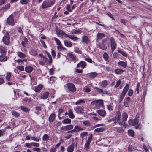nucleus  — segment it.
<instances>
[{
	"label": "nucleus",
	"instance_id": "nucleus-1",
	"mask_svg": "<svg viewBox=\"0 0 152 152\" xmlns=\"http://www.w3.org/2000/svg\"><path fill=\"white\" fill-rule=\"evenodd\" d=\"M129 86L128 84H126V86L124 88L120 96V97L119 99V102H121L123 100L126 94L127 91L129 89Z\"/></svg>",
	"mask_w": 152,
	"mask_h": 152
},
{
	"label": "nucleus",
	"instance_id": "nucleus-2",
	"mask_svg": "<svg viewBox=\"0 0 152 152\" xmlns=\"http://www.w3.org/2000/svg\"><path fill=\"white\" fill-rule=\"evenodd\" d=\"M55 3L50 0H45L43 2L42 4V7L43 9H46L51 7Z\"/></svg>",
	"mask_w": 152,
	"mask_h": 152
},
{
	"label": "nucleus",
	"instance_id": "nucleus-3",
	"mask_svg": "<svg viewBox=\"0 0 152 152\" xmlns=\"http://www.w3.org/2000/svg\"><path fill=\"white\" fill-rule=\"evenodd\" d=\"M10 37L9 33L7 32L2 39V40L4 44L6 45H8L10 42Z\"/></svg>",
	"mask_w": 152,
	"mask_h": 152
},
{
	"label": "nucleus",
	"instance_id": "nucleus-4",
	"mask_svg": "<svg viewBox=\"0 0 152 152\" xmlns=\"http://www.w3.org/2000/svg\"><path fill=\"white\" fill-rule=\"evenodd\" d=\"M110 45L112 52H113L117 47V43L114 38L111 37L110 38Z\"/></svg>",
	"mask_w": 152,
	"mask_h": 152
},
{
	"label": "nucleus",
	"instance_id": "nucleus-5",
	"mask_svg": "<svg viewBox=\"0 0 152 152\" xmlns=\"http://www.w3.org/2000/svg\"><path fill=\"white\" fill-rule=\"evenodd\" d=\"M54 39L56 42V44L58 45L57 48L58 50H66L65 48L63 47L60 41L56 37H54Z\"/></svg>",
	"mask_w": 152,
	"mask_h": 152
},
{
	"label": "nucleus",
	"instance_id": "nucleus-6",
	"mask_svg": "<svg viewBox=\"0 0 152 152\" xmlns=\"http://www.w3.org/2000/svg\"><path fill=\"white\" fill-rule=\"evenodd\" d=\"M68 90L72 92H74L76 91V88L74 85L71 83H69L67 85Z\"/></svg>",
	"mask_w": 152,
	"mask_h": 152
},
{
	"label": "nucleus",
	"instance_id": "nucleus-7",
	"mask_svg": "<svg viewBox=\"0 0 152 152\" xmlns=\"http://www.w3.org/2000/svg\"><path fill=\"white\" fill-rule=\"evenodd\" d=\"M7 22L9 24L12 26L15 24L13 15H10L7 18Z\"/></svg>",
	"mask_w": 152,
	"mask_h": 152
},
{
	"label": "nucleus",
	"instance_id": "nucleus-8",
	"mask_svg": "<svg viewBox=\"0 0 152 152\" xmlns=\"http://www.w3.org/2000/svg\"><path fill=\"white\" fill-rule=\"evenodd\" d=\"M139 123V120L137 118L134 119H130L129 120V124L132 126L136 125Z\"/></svg>",
	"mask_w": 152,
	"mask_h": 152
},
{
	"label": "nucleus",
	"instance_id": "nucleus-9",
	"mask_svg": "<svg viewBox=\"0 0 152 152\" xmlns=\"http://www.w3.org/2000/svg\"><path fill=\"white\" fill-rule=\"evenodd\" d=\"M106 41L105 40H103L102 42L101 43H99L98 44L99 47L104 50H105L107 49V47L105 45Z\"/></svg>",
	"mask_w": 152,
	"mask_h": 152
},
{
	"label": "nucleus",
	"instance_id": "nucleus-10",
	"mask_svg": "<svg viewBox=\"0 0 152 152\" xmlns=\"http://www.w3.org/2000/svg\"><path fill=\"white\" fill-rule=\"evenodd\" d=\"M92 104H94L96 106L100 107L103 105V103L102 100H95L92 101L91 103Z\"/></svg>",
	"mask_w": 152,
	"mask_h": 152
},
{
	"label": "nucleus",
	"instance_id": "nucleus-11",
	"mask_svg": "<svg viewBox=\"0 0 152 152\" xmlns=\"http://www.w3.org/2000/svg\"><path fill=\"white\" fill-rule=\"evenodd\" d=\"M115 117L114 118L116 119L117 121H121V113L119 111H117L115 114Z\"/></svg>",
	"mask_w": 152,
	"mask_h": 152
},
{
	"label": "nucleus",
	"instance_id": "nucleus-12",
	"mask_svg": "<svg viewBox=\"0 0 152 152\" xmlns=\"http://www.w3.org/2000/svg\"><path fill=\"white\" fill-rule=\"evenodd\" d=\"M77 113H82L84 111L83 108L82 107L77 106L74 109Z\"/></svg>",
	"mask_w": 152,
	"mask_h": 152
},
{
	"label": "nucleus",
	"instance_id": "nucleus-13",
	"mask_svg": "<svg viewBox=\"0 0 152 152\" xmlns=\"http://www.w3.org/2000/svg\"><path fill=\"white\" fill-rule=\"evenodd\" d=\"M67 55L74 62H75L77 60L75 56L73 54L68 53L67 54Z\"/></svg>",
	"mask_w": 152,
	"mask_h": 152
},
{
	"label": "nucleus",
	"instance_id": "nucleus-14",
	"mask_svg": "<svg viewBox=\"0 0 152 152\" xmlns=\"http://www.w3.org/2000/svg\"><path fill=\"white\" fill-rule=\"evenodd\" d=\"M97 113L102 117H104L106 115V111L103 110H99L97 111Z\"/></svg>",
	"mask_w": 152,
	"mask_h": 152
},
{
	"label": "nucleus",
	"instance_id": "nucleus-15",
	"mask_svg": "<svg viewBox=\"0 0 152 152\" xmlns=\"http://www.w3.org/2000/svg\"><path fill=\"white\" fill-rule=\"evenodd\" d=\"M86 63L85 61H81L77 65V67L78 68L79 67H81L83 69L86 66Z\"/></svg>",
	"mask_w": 152,
	"mask_h": 152
},
{
	"label": "nucleus",
	"instance_id": "nucleus-16",
	"mask_svg": "<svg viewBox=\"0 0 152 152\" xmlns=\"http://www.w3.org/2000/svg\"><path fill=\"white\" fill-rule=\"evenodd\" d=\"M105 34L104 33L98 32L97 34L96 40L98 41L99 39H101L102 38L105 37Z\"/></svg>",
	"mask_w": 152,
	"mask_h": 152
},
{
	"label": "nucleus",
	"instance_id": "nucleus-17",
	"mask_svg": "<svg viewBox=\"0 0 152 152\" xmlns=\"http://www.w3.org/2000/svg\"><path fill=\"white\" fill-rule=\"evenodd\" d=\"M82 41L86 44H88L89 42V38L88 36L83 35L82 37Z\"/></svg>",
	"mask_w": 152,
	"mask_h": 152
},
{
	"label": "nucleus",
	"instance_id": "nucleus-18",
	"mask_svg": "<svg viewBox=\"0 0 152 152\" xmlns=\"http://www.w3.org/2000/svg\"><path fill=\"white\" fill-rule=\"evenodd\" d=\"M8 58L7 56L2 54L0 56V61L4 62L6 61Z\"/></svg>",
	"mask_w": 152,
	"mask_h": 152
},
{
	"label": "nucleus",
	"instance_id": "nucleus-19",
	"mask_svg": "<svg viewBox=\"0 0 152 152\" xmlns=\"http://www.w3.org/2000/svg\"><path fill=\"white\" fill-rule=\"evenodd\" d=\"M64 45L68 47H71L72 46V42L67 40H65L64 41Z\"/></svg>",
	"mask_w": 152,
	"mask_h": 152
},
{
	"label": "nucleus",
	"instance_id": "nucleus-20",
	"mask_svg": "<svg viewBox=\"0 0 152 152\" xmlns=\"http://www.w3.org/2000/svg\"><path fill=\"white\" fill-rule=\"evenodd\" d=\"M55 115L54 113L51 114L49 117L48 120L50 122H53L55 118Z\"/></svg>",
	"mask_w": 152,
	"mask_h": 152
},
{
	"label": "nucleus",
	"instance_id": "nucleus-21",
	"mask_svg": "<svg viewBox=\"0 0 152 152\" xmlns=\"http://www.w3.org/2000/svg\"><path fill=\"white\" fill-rule=\"evenodd\" d=\"M74 149V144L73 143L68 147L67 151L68 152H72Z\"/></svg>",
	"mask_w": 152,
	"mask_h": 152
},
{
	"label": "nucleus",
	"instance_id": "nucleus-22",
	"mask_svg": "<svg viewBox=\"0 0 152 152\" xmlns=\"http://www.w3.org/2000/svg\"><path fill=\"white\" fill-rule=\"evenodd\" d=\"M122 120L123 121H126L128 117V115L127 113L124 112L122 114Z\"/></svg>",
	"mask_w": 152,
	"mask_h": 152
},
{
	"label": "nucleus",
	"instance_id": "nucleus-23",
	"mask_svg": "<svg viewBox=\"0 0 152 152\" xmlns=\"http://www.w3.org/2000/svg\"><path fill=\"white\" fill-rule=\"evenodd\" d=\"M100 85L103 88L105 87L108 85V82L106 80H104L99 83Z\"/></svg>",
	"mask_w": 152,
	"mask_h": 152
},
{
	"label": "nucleus",
	"instance_id": "nucleus-24",
	"mask_svg": "<svg viewBox=\"0 0 152 152\" xmlns=\"http://www.w3.org/2000/svg\"><path fill=\"white\" fill-rule=\"evenodd\" d=\"M49 93L48 92H46L43 93L41 96V98L43 99H46L48 96Z\"/></svg>",
	"mask_w": 152,
	"mask_h": 152
},
{
	"label": "nucleus",
	"instance_id": "nucleus-25",
	"mask_svg": "<svg viewBox=\"0 0 152 152\" xmlns=\"http://www.w3.org/2000/svg\"><path fill=\"white\" fill-rule=\"evenodd\" d=\"M118 64L119 65L123 67L124 68H126L127 66V63L123 61H120L118 62Z\"/></svg>",
	"mask_w": 152,
	"mask_h": 152
},
{
	"label": "nucleus",
	"instance_id": "nucleus-26",
	"mask_svg": "<svg viewBox=\"0 0 152 152\" xmlns=\"http://www.w3.org/2000/svg\"><path fill=\"white\" fill-rule=\"evenodd\" d=\"M124 72V70L121 69L117 68L115 69L114 72L117 74H121Z\"/></svg>",
	"mask_w": 152,
	"mask_h": 152
},
{
	"label": "nucleus",
	"instance_id": "nucleus-27",
	"mask_svg": "<svg viewBox=\"0 0 152 152\" xmlns=\"http://www.w3.org/2000/svg\"><path fill=\"white\" fill-rule=\"evenodd\" d=\"M26 71L28 73H31L33 70V68L30 66H26L25 68Z\"/></svg>",
	"mask_w": 152,
	"mask_h": 152
},
{
	"label": "nucleus",
	"instance_id": "nucleus-28",
	"mask_svg": "<svg viewBox=\"0 0 152 152\" xmlns=\"http://www.w3.org/2000/svg\"><path fill=\"white\" fill-rule=\"evenodd\" d=\"M67 37H69L70 39H71L72 40L74 41H76L77 39H79V38L76 37L74 35H68Z\"/></svg>",
	"mask_w": 152,
	"mask_h": 152
},
{
	"label": "nucleus",
	"instance_id": "nucleus-29",
	"mask_svg": "<svg viewBox=\"0 0 152 152\" xmlns=\"http://www.w3.org/2000/svg\"><path fill=\"white\" fill-rule=\"evenodd\" d=\"M43 86L42 85H39L35 89V91L36 92H39L40 90L42 88Z\"/></svg>",
	"mask_w": 152,
	"mask_h": 152
},
{
	"label": "nucleus",
	"instance_id": "nucleus-30",
	"mask_svg": "<svg viewBox=\"0 0 152 152\" xmlns=\"http://www.w3.org/2000/svg\"><path fill=\"white\" fill-rule=\"evenodd\" d=\"M97 75V74L95 72H93L89 74L90 77L93 78L96 77Z\"/></svg>",
	"mask_w": 152,
	"mask_h": 152
},
{
	"label": "nucleus",
	"instance_id": "nucleus-31",
	"mask_svg": "<svg viewBox=\"0 0 152 152\" xmlns=\"http://www.w3.org/2000/svg\"><path fill=\"white\" fill-rule=\"evenodd\" d=\"M30 53L33 56H36L37 54V51L36 50L33 49L29 51Z\"/></svg>",
	"mask_w": 152,
	"mask_h": 152
},
{
	"label": "nucleus",
	"instance_id": "nucleus-32",
	"mask_svg": "<svg viewBox=\"0 0 152 152\" xmlns=\"http://www.w3.org/2000/svg\"><path fill=\"white\" fill-rule=\"evenodd\" d=\"M17 54L18 57L21 58H23L26 56L25 55L21 52H18Z\"/></svg>",
	"mask_w": 152,
	"mask_h": 152
},
{
	"label": "nucleus",
	"instance_id": "nucleus-33",
	"mask_svg": "<svg viewBox=\"0 0 152 152\" xmlns=\"http://www.w3.org/2000/svg\"><path fill=\"white\" fill-rule=\"evenodd\" d=\"M56 32L58 35H63V33L64 31L57 28L56 29Z\"/></svg>",
	"mask_w": 152,
	"mask_h": 152
},
{
	"label": "nucleus",
	"instance_id": "nucleus-34",
	"mask_svg": "<svg viewBox=\"0 0 152 152\" xmlns=\"http://www.w3.org/2000/svg\"><path fill=\"white\" fill-rule=\"evenodd\" d=\"M118 52L121 54L123 56H124L125 57H127L128 56V54L126 53V52L124 51H122L120 50H117Z\"/></svg>",
	"mask_w": 152,
	"mask_h": 152
},
{
	"label": "nucleus",
	"instance_id": "nucleus-35",
	"mask_svg": "<svg viewBox=\"0 0 152 152\" xmlns=\"http://www.w3.org/2000/svg\"><path fill=\"white\" fill-rule=\"evenodd\" d=\"M83 124L84 125L86 126H90L91 125V124L88 120H85L83 122Z\"/></svg>",
	"mask_w": 152,
	"mask_h": 152
},
{
	"label": "nucleus",
	"instance_id": "nucleus-36",
	"mask_svg": "<svg viewBox=\"0 0 152 152\" xmlns=\"http://www.w3.org/2000/svg\"><path fill=\"white\" fill-rule=\"evenodd\" d=\"M64 124H70L71 123V120L69 118H66L64 119L62 121Z\"/></svg>",
	"mask_w": 152,
	"mask_h": 152
},
{
	"label": "nucleus",
	"instance_id": "nucleus-37",
	"mask_svg": "<svg viewBox=\"0 0 152 152\" xmlns=\"http://www.w3.org/2000/svg\"><path fill=\"white\" fill-rule=\"evenodd\" d=\"M10 4H6L4 7H3L2 9L4 11H6L8 9L10 8Z\"/></svg>",
	"mask_w": 152,
	"mask_h": 152
},
{
	"label": "nucleus",
	"instance_id": "nucleus-38",
	"mask_svg": "<svg viewBox=\"0 0 152 152\" xmlns=\"http://www.w3.org/2000/svg\"><path fill=\"white\" fill-rule=\"evenodd\" d=\"M104 130V128L103 127H101V128H97L96 129H95L94 130V132H100L103 131Z\"/></svg>",
	"mask_w": 152,
	"mask_h": 152
},
{
	"label": "nucleus",
	"instance_id": "nucleus-39",
	"mask_svg": "<svg viewBox=\"0 0 152 152\" xmlns=\"http://www.w3.org/2000/svg\"><path fill=\"white\" fill-rule=\"evenodd\" d=\"M68 114L69 117L73 119L74 118V115L73 114L72 110H69V113Z\"/></svg>",
	"mask_w": 152,
	"mask_h": 152
},
{
	"label": "nucleus",
	"instance_id": "nucleus-40",
	"mask_svg": "<svg viewBox=\"0 0 152 152\" xmlns=\"http://www.w3.org/2000/svg\"><path fill=\"white\" fill-rule=\"evenodd\" d=\"M94 89H96L97 90V91L100 94L101 93H103V90L102 89H100L97 87H94Z\"/></svg>",
	"mask_w": 152,
	"mask_h": 152
},
{
	"label": "nucleus",
	"instance_id": "nucleus-41",
	"mask_svg": "<svg viewBox=\"0 0 152 152\" xmlns=\"http://www.w3.org/2000/svg\"><path fill=\"white\" fill-rule=\"evenodd\" d=\"M74 129L76 130L77 131H79L83 130V129L80 126L76 125L74 127Z\"/></svg>",
	"mask_w": 152,
	"mask_h": 152
},
{
	"label": "nucleus",
	"instance_id": "nucleus-42",
	"mask_svg": "<svg viewBox=\"0 0 152 152\" xmlns=\"http://www.w3.org/2000/svg\"><path fill=\"white\" fill-rule=\"evenodd\" d=\"M128 134L130 136L133 137L134 136V132L132 130H129L128 131Z\"/></svg>",
	"mask_w": 152,
	"mask_h": 152
},
{
	"label": "nucleus",
	"instance_id": "nucleus-43",
	"mask_svg": "<svg viewBox=\"0 0 152 152\" xmlns=\"http://www.w3.org/2000/svg\"><path fill=\"white\" fill-rule=\"evenodd\" d=\"M10 77H11V73H7L6 76V79L8 81H10Z\"/></svg>",
	"mask_w": 152,
	"mask_h": 152
},
{
	"label": "nucleus",
	"instance_id": "nucleus-44",
	"mask_svg": "<svg viewBox=\"0 0 152 152\" xmlns=\"http://www.w3.org/2000/svg\"><path fill=\"white\" fill-rule=\"evenodd\" d=\"M11 113L12 115L16 117H17L19 115V114L18 113L15 111H12Z\"/></svg>",
	"mask_w": 152,
	"mask_h": 152
},
{
	"label": "nucleus",
	"instance_id": "nucleus-45",
	"mask_svg": "<svg viewBox=\"0 0 152 152\" xmlns=\"http://www.w3.org/2000/svg\"><path fill=\"white\" fill-rule=\"evenodd\" d=\"M0 52L2 53H4L6 52L7 50L4 47H2L0 48Z\"/></svg>",
	"mask_w": 152,
	"mask_h": 152
},
{
	"label": "nucleus",
	"instance_id": "nucleus-46",
	"mask_svg": "<svg viewBox=\"0 0 152 152\" xmlns=\"http://www.w3.org/2000/svg\"><path fill=\"white\" fill-rule=\"evenodd\" d=\"M29 2L28 0H21L20 2L22 4H26Z\"/></svg>",
	"mask_w": 152,
	"mask_h": 152
},
{
	"label": "nucleus",
	"instance_id": "nucleus-47",
	"mask_svg": "<svg viewBox=\"0 0 152 152\" xmlns=\"http://www.w3.org/2000/svg\"><path fill=\"white\" fill-rule=\"evenodd\" d=\"M103 57L106 61H107L108 59V55L106 53H104L103 54Z\"/></svg>",
	"mask_w": 152,
	"mask_h": 152
},
{
	"label": "nucleus",
	"instance_id": "nucleus-48",
	"mask_svg": "<svg viewBox=\"0 0 152 152\" xmlns=\"http://www.w3.org/2000/svg\"><path fill=\"white\" fill-rule=\"evenodd\" d=\"M61 123L59 121H55L54 122V125L55 126H58L61 125Z\"/></svg>",
	"mask_w": 152,
	"mask_h": 152
},
{
	"label": "nucleus",
	"instance_id": "nucleus-49",
	"mask_svg": "<svg viewBox=\"0 0 152 152\" xmlns=\"http://www.w3.org/2000/svg\"><path fill=\"white\" fill-rule=\"evenodd\" d=\"M49 137L46 134H44L42 137V139L44 141H46L49 139Z\"/></svg>",
	"mask_w": 152,
	"mask_h": 152
},
{
	"label": "nucleus",
	"instance_id": "nucleus-50",
	"mask_svg": "<svg viewBox=\"0 0 152 152\" xmlns=\"http://www.w3.org/2000/svg\"><path fill=\"white\" fill-rule=\"evenodd\" d=\"M92 140V135L91 134V135L90 137H89L88 139V140L86 141V143L90 144V143L91 142V141Z\"/></svg>",
	"mask_w": 152,
	"mask_h": 152
},
{
	"label": "nucleus",
	"instance_id": "nucleus-51",
	"mask_svg": "<svg viewBox=\"0 0 152 152\" xmlns=\"http://www.w3.org/2000/svg\"><path fill=\"white\" fill-rule=\"evenodd\" d=\"M133 91L132 89H129L128 92V94L129 96H131L133 94Z\"/></svg>",
	"mask_w": 152,
	"mask_h": 152
},
{
	"label": "nucleus",
	"instance_id": "nucleus-52",
	"mask_svg": "<svg viewBox=\"0 0 152 152\" xmlns=\"http://www.w3.org/2000/svg\"><path fill=\"white\" fill-rule=\"evenodd\" d=\"M67 130H70L73 128V126L72 125H69L66 126Z\"/></svg>",
	"mask_w": 152,
	"mask_h": 152
},
{
	"label": "nucleus",
	"instance_id": "nucleus-53",
	"mask_svg": "<svg viewBox=\"0 0 152 152\" xmlns=\"http://www.w3.org/2000/svg\"><path fill=\"white\" fill-rule=\"evenodd\" d=\"M21 109L22 110L26 112H28L29 110L27 108L24 106L21 107Z\"/></svg>",
	"mask_w": 152,
	"mask_h": 152
},
{
	"label": "nucleus",
	"instance_id": "nucleus-54",
	"mask_svg": "<svg viewBox=\"0 0 152 152\" xmlns=\"http://www.w3.org/2000/svg\"><path fill=\"white\" fill-rule=\"evenodd\" d=\"M32 146H34V147H38L39 146V144L38 143L35 142H32L31 143Z\"/></svg>",
	"mask_w": 152,
	"mask_h": 152
},
{
	"label": "nucleus",
	"instance_id": "nucleus-55",
	"mask_svg": "<svg viewBox=\"0 0 152 152\" xmlns=\"http://www.w3.org/2000/svg\"><path fill=\"white\" fill-rule=\"evenodd\" d=\"M17 68L20 71L24 70V67L23 66H18Z\"/></svg>",
	"mask_w": 152,
	"mask_h": 152
},
{
	"label": "nucleus",
	"instance_id": "nucleus-56",
	"mask_svg": "<svg viewBox=\"0 0 152 152\" xmlns=\"http://www.w3.org/2000/svg\"><path fill=\"white\" fill-rule=\"evenodd\" d=\"M23 100L28 102H30L31 101V98H28L27 97L24 98Z\"/></svg>",
	"mask_w": 152,
	"mask_h": 152
},
{
	"label": "nucleus",
	"instance_id": "nucleus-57",
	"mask_svg": "<svg viewBox=\"0 0 152 152\" xmlns=\"http://www.w3.org/2000/svg\"><path fill=\"white\" fill-rule=\"evenodd\" d=\"M121 83V81L120 80H118L116 83V84L115 86V88H117L119 86Z\"/></svg>",
	"mask_w": 152,
	"mask_h": 152
},
{
	"label": "nucleus",
	"instance_id": "nucleus-58",
	"mask_svg": "<svg viewBox=\"0 0 152 152\" xmlns=\"http://www.w3.org/2000/svg\"><path fill=\"white\" fill-rule=\"evenodd\" d=\"M84 103L85 101L82 99H81L77 101L75 103V104H78L79 103Z\"/></svg>",
	"mask_w": 152,
	"mask_h": 152
},
{
	"label": "nucleus",
	"instance_id": "nucleus-59",
	"mask_svg": "<svg viewBox=\"0 0 152 152\" xmlns=\"http://www.w3.org/2000/svg\"><path fill=\"white\" fill-rule=\"evenodd\" d=\"M82 32V31L79 29H77V30H75L73 32V33L76 34H78L79 33H81Z\"/></svg>",
	"mask_w": 152,
	"mask_h": 152
},
{
	"label": "nucleus",
	"instance_id": "nucleus-60",
	"mask_svg": "<svg viewBox=\"0 0 152 152\" xmlns=\"http://www.w3.org/2000/svg\"><path fill=\"white\" fill-rule=\"evenodd\" d=\"M105 68L106 70L107 71L113 72V70L112 68L108 66H106Z\"/></svg>",
	"mask_w": 152,
	"mask_h": 152
},
{
	"label": "nucleus",
	"instance_id": "nucleus-61",
	"mask_svg": "<svg viewBox=\"0 0 152 152\" xmlns=\"http://www.w3.org/2000/svg\"><path fill=\"white\" fill-rule=\"evenodd\" d=\"M90 144L86 143L85 145V148L86 150H88L89 148V146Z\"/></svg>",
	"mask_w": 152,
	"mask_h": 152
},
{
	"label": "nucleus",
	"instance_id": "nucleus-62",
	"mask_svg": "<svg viewBox=\"0 0 152 152\" xmlns=\"http://www.w3.org/2000/svg\"><path fill=\"white\" fill-rule=\"evenodd\" d=\"M47 55H48V56L49 58V59L50 60V61L49 62L50 63H51L52 62V58L51 56L50 55L49 53H47Z\"/></svg>",
	"mask_w": 152,
	"mask_h": 152
},
{
	"label": "nucleus",
	"instance_id": "nucleus-63",
	"mask_svg": "<svg viewBox=\"0 0 152 152\" xmlns=\"http://www.w3.org/2000/svg\"><path fill=\"white\" fill-rule=\"evenodd\" d=\"M31 139L33 140L37 141H39V138H38L37 137H31Z\"/></svg>",
	"mask_w": 152,
	"mask_h": 152
},
{
	"label": "nucleus",
	"instance_id": "nucleus-64",
	"mask_svg": "<svg viewBox=\"0 0 152 152\" xmlns=\"http://www.w3.org/2000/svg\"><path fill=\"white\" fill-rule=\"evenodd\" d=\"M87 134V132H83L80 134V136L82 138H83L84 136H85Z\"/></svg>",
	"mask_w": 152,
	"mask_h": 152
}]
</instances>
